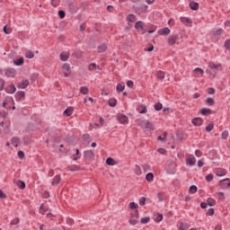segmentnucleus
Segmentation results:
<instances>
[{
  "instance_id": "nucleus-1",
  "label": "nucleus",
  "mask_w": 230,
  "mask_h": 230,
  "mask_svg": "<svg viewBox=\"0 0 230 230\" xmlns=\"http://www.w3.org/2000/svg\"><path fill=\"white\" fill-rule=\"evenodd\" d=\"M135 28L138 31V33H141V35H145L146 33V29H145V23L142 21H138L135 23Z\"/></svg>"
},
{
  "instance_id": "nucleus-2",
  "label": "nucleus",
  "mask_w": 230,
  "mask_h": 230,
  "mask_svg": "<svg viewBox=\"0 0 230 230\" xmlns=\"http://www.w3.org/2000/svg\"><path fill=\"white\" fill-rule=\"evenodd\" d=\"M179 39H182V35L179 34H172L168 38V44L169 46H173L175 42L179 40Z\"/></svg>"
},
{
  "instance_id": "nucleus-3",
  "label": "nucleus",
  "mask_w": 230,
  "mask_h": 230,
  "mask_svg": "<svg viewBox=\"0 0 230 230\" xmlns=\"http://www.w3.org/2000/svg\"><path fill=\"white\" fill-rule=\"evenodd\" d=\"M17 75V71L15 68H7L5 71V76L8 78H15V75Z\"/></svg>"
},
{
  "instance_id": "nucleus-4",
  "label": "nucleus",
  "mask_w": 230,
  "mask_h": 230,
  "mask_svg": "<svg viewBox=\"0 0 230 230\" xmlns=\"http://www.w3.org/2000/svg\"><path fill=\"white\" fill-rule=\"evenodd\" d=\"M191 123L194 127H201L204 124V119L200 117H196L192 119Z\"/></svg>"
},
{
  "instance_id": "nucleus-5",
  "label": "nucleus",
  "mask_w": 230,
  "mask_h": 230,
  "mask_svg": "<svg viewBox=\"0 0 230 230\" xmlns=\"http://www.w3.org/2000/svg\"><path fill=\"white\" fill-rule=\"evenodd\" d=\"M84 157L88 161H93L94 159V152H93V150L84 151Z\"/></svg>"
},
{
  "instance_id": "nucleus-6",
  "label": "nucleus",
  "mask_w": 230,
  "mask_h": 230,
  "mask_svg": "<svg viewBox=\"0 0 230 230\" xmlns=\"http://www.w3.org/2000/svg\"><path fill=\"white\" fill-rule=\"evenodd\" d=\"M62 69H63V71H64V75L66 76V77H67V76H69V75H71V66L69 65V64H67V63H65L64 65H63V66H62Z\"/></svg>"
},
{
  "instance_id": "nucleus-7",
  "label": "nucleus",
  "mask_w": 230,
  "mask_h": 230,
  "mask_svg": "<svg viewBox=\"0 0 230 230\" xmlns=\"http://www.w3.org/2000/svg\"><path fill=\"white\" fill-rule=\"evenodd\" d=\"M5 93H7L8 94H13V93H15V91H17V88L15 87V84H11L9 85H7L4 88Z\"/></svg>"
},
{
  "instance_id": "nucleus-8",
  "label": "nucleus",
  "mask_w": 230,
  "mask_h": 230,
  "mask_svg": "<svg viewBox=\"0 0 230 230\" xmlns=\"http://www.w3.org/2000/svg\"><path fill=\"white\" fill-rule=\"evenodd\" d=\"M14 96L16 102H21V100H24V98H26V93L24 91H19Z\"/></svg>"
},
{
  "instance_id": "nucleus-9",
  "label": "nucleus",
  "mask_w": 230,
  "mask_h": 230,
  "mask_svg": "<svg viewBox=\"0 0 230 230\" xmlns=\"http://www.w3.org/2000/svg\"><path fill=\"white\" fill-rule=\"evenodd\" d=\"M118 121H119L122 125L128 123V117L125 114H119L118 115Z\"/></svg>"
},
{
  "instance_id": "nucleus-10",
  "label": "nucleus",
  "mask_w": 230,
  "mask_h": 230,
  "mask_svg": "<svg viewBox=\"0 0 230 230\" xmlns=\"http://www.w3.org/2000/svg\"><path fill=\"white\" fill-rule=\"evenodd\" d=\"M219 185L222 188L229 189L230 188V179L229 178H226L224 180H221L219 181Z\"/></svg>"
},
{
  "instance_id": "nucleus-11",
  "label": "nucleus",
  "mask_w": 230,
  "mask_h": 230,
  "mask_svg": "<svg viewBox=\"0 0 230 230\" xmlns=\"http://www.w3.org/2000/svg\"><path fill=\"white\" fill-rule=\"evenodd\" d=\"M28 85H30V80L26 79V80H22L21 83H19L17 84V88L18 89H26V87H28Z\"/></svg>"
},
{
  "instance_id": "nucleus-12",
  "label": "nucleus",
  "mask_w": 230,
  "mask_h": 230,
  "mask_svg": "<svg viewBox=\"0 0 230 230\" xmlns=\"http://www.w3.org/2000/svg\"><path fill=\"white\" fill-rule=\"evenodd\" d=\"M199 112L201 116H209V114H213L212 110L209 108H202Z\"/></svg>"
},
{
  "instance_id": "nucleus-13",
  "label": "nucleus",
  "mask_w": 230,
  "mask_h": 230,
  "mask_svg": "<svg viewBox=\"0 0 230 230\" xmlns=\"http://www.w3.org/2000/svg\"><path fill=\"white\" fill-rule=\"evenodd\" d=\"M171 31H172L170 30V28L164 27V29H160L158 31V35H164V36L170 35Z\"/></svg>"
},
{
  "instance_id": "nucleus-14",
  "label": "nucleus",
  "mask_w": 230,
  "mask_h": 230,
  "mask_svg": "<svg viewBox=\"0 0 230 230\" xmlns=\"http://www.w3.org/2000/svg\"><path fill=\"white\" fill-rule=\"evenodd\" d=\"M195 163H197V159H195V156L190 155V158L187 159L186 164L188 166H193L195 165Z\"/></svg>"
},
{
  "instance_id": "nucleus-15",
  "label": "nucleus",
  "mask_w": 230,
  "mask_h": 230,
  "mask_svg": "<svg viewBox=\"0 0 230 230\" xmlns=\"http://www.w3.org/2000/svg\"><path fill=\"white\" fill-rule=\"evenodd\" d=\"M60 181H62L60 174L56 175L52 180V182H51L52 186H58V184H60Z\"/></svg>"
},
{
  "instance_id": "nucleus-16",
  "label": "nucleus",
  "mask_w": 230,
  "mask_h": 230,
  "mask_svg": "<svg viewBox=\"0 0 230 230\" xmlns=\"http://www.w3.org/2000/svg\"><path fill=\"white\" fill-rule=\"evenodd\" d=\"M74 111H75V108H73V107H68V108H66V109L64 111V114H65V116H67V117L72 116Z\"/></svg>"
},
{
  "instance_id": "nucleus-17",
  "label": "nucleus",
  "mask_w": 230,
  "mask_h": 230,
  "mask_svg": "<svg viewBox=\"0 0 230 230\" xmlns=\"http://www.w3.org/2000/svg\"><path fill=\"white\" fill-rule=\"evenodd\" d=\"M68 11L70 13L75 14L78 12V8L75 7L73 4H68Z\"/></svg>"
},
{
  "instance_id": "nucleus-18",
  "label": "nucleus",
  "mask_w": 230,
  "mask_h": 230,
  "mask_svg": "<svg viewBox=\"0 0 230 230\" xmlns=\"http://www.w3.org/2000/svg\"><path fill=\"white\" fill-rule=\"evenodd\" d=\"M13 64H14V66H23L24 65V58H20L18 59L13 60Z\"/></svg>"
},
{
  "instance_id": "nucleus-19",
  "label": "nucleus",
  "mask_w": 230,
  "mask_h": 230,
  "mask_svg": "<svg viewBox=\"0 0 230 230\" xmlns=\"http://www.w3.org/2000/svg\"><path fill=\"white\" fill-rule=\"evenodd\" d=\"M222 33H224V29H217L214 31L213 36L220 39V37H222Z\"/></svg>"
},
{
  "instance_id": "nucleus-20",
  "label": "nucleus",
  "mask_w": 230,
  "mask_h": 230,
  "mask_svg": "<svg viewBox=\"0 0 230 230\" xmlns=\"http://www.w3.org/2000/svg\"><path fill=\"white\" fill-rule=\"evenodd\" d=\"M190 10L197 11L199 10V3L197 2H190L189 4Z\"/></svg>"
},
{
  "instance_id": "nucleus-21",
  "label": "nucleus",
  "mask_w": 230,
  "mask_h": 230,
  "mask_svg": "<svg viewBox=\"0 0 230 230\" xmlns=\"http://www.w3.org/2000/svg\"><path fill=\"white\" fill-rule=\"evenodd\" d=\"M176 172H177V169H175V164H170L168 173H171V175H173V173H175Z\"/></svg>"
},
{
  "instance_id": "nucleus-22",
  "label": "nucleus",
  "mask_w": 230,
  "mask_h": 230,
  "mask_svg": "<svg viewBox=\"0 0 230 230\" xmlns=\"http://www.w3.org/2000/svg\"><path fill=\"white\" fill-rule=\"evenodd\" d=\"M98 53H105L107 51V45L102 44L97 48Z\"/></svg>"
},
{
  "instance_id": "nucleus-23",
  "label": "nucleus",
  "mask_w": 230,
  "mask_h": 230,
  "mask_svg": "<svg viewBox=\"0 0 230 230\" xmlns=\"http://www.w3.org/2000/svg\"><path fill=\"white\" fill-rule=\"evenodd\" d=\"M96 69H100V66L96 65V63H92L88 66L89 71H96Z\"/></svg>"
},
{
  "instance_id": "nucleus-24",
  "label": "nucleus",
  "mask_w": 230,
  "mask_h": 230,
  "mask_svg": "<svg viewBox=\"0 0 230 230\" xmlns=\"http://www.w3.org/2000/svg\"><path fill=\"white\" fill-rule=\"evenodd\" d=\"M207 204L210 208H213V206L217 205V200H215V199H213V198H208V200H207Z\"/></svg>"
},
{
  "instance_id": "nucleus-25",
  "label": "nucleus",
  "mask_w": 230,
  "mask_h": 230,
  "mask_svg": "<svg viewBox=\"0 0 230 230\" xmlns=\"http://www.w3.org/2000/svg\"><path fill=\"white\" fill-rule=\"evenodd\" d=\"M67 170H69V172H78L80 170V165H68Z\"/></svg>"
},
{
  "instance_id": "nucleus-26",
  "label": "nucleus",
  "mask_w": 230,
  "mask_h": 230,
  "mask_svg": "<svg viewBox=\"0 0 230 230\" xmlns=\"http://www.w3.org/2000/svg\"><path fill=\"white\" fill-rule=\"evenodd\" d=\"M208 67L210 68V69H218V67H222V64H215V63H213V62H210L209 64H208Z\"/></svg>"
},
{
  "instance_id": "nucleus-27",
  "label": "nucleus",
  "mask_w": 230,
  "mask_h": 230,
  "mask_svg": "<svg viewBox=\"0 0 230 230\" xmlns=\"http://www.w3.org/2000/svg\"><path fill=\"white\" fill-rule=\"evenodd\" d=\"M16 186L20 188V190H24L26 188V183L22 181V180H18L16 182Z\"/></svg>"
},
{
  "instance_id": "nucleus-28",
  "label": "nucleus",
  "mask_w": 230,
  "mask_h": 230,
  "mask_svg": "<svg viewBox=\"0 0 230 230\" xmlns=\"http://www.w3.org/2000/svg\"><path fill=\"white\" fill-rule=\"evenodd\" d=\"M108 105H110V107H116V105H118V100L111 98L108 101Z\"/></svg>"
},
{
  "instance_id": "nucleus-29",
  "label": "nucleus",
  "mask_w": 230,
  "mask_h": 230,
  "mask_svg": "<svg viewBox=\"0 0 230 230\" xmlns=\"http://www.w3.org/2000/svg\"><path fill=\"white\" fill-rule=\"evenodd\" d=\"M106 164H107L108 166H114V164H116V162L114 161V158H112V157H108V158L106 159Z\"/></svg>"
},
{
  "instance_id": "nucleus-30",
  "label": "nucleus",
  "mask_w": 230,
  "mask_h": 230,
  "mask_svg": "<svg viewBox=\"0 0 230 230\" xmlns=\"http://www.w3.org/2000/svg\"><path fill=\"white\" fill-rule=\"evenodd\" d=\"M12 144L14 145L15 147L19 146V143L21 141V138H19L18 137H13L12 139Z\"/></svg>"
},
{
  "instance_id": "nucleus-31",
  "label": "nucleus",
  "mask_w": 230,
  "mask_h": 230,
  "mask_svg": "<svg viewBox=\"0 0 230 230\" xmlns=\"http://www.w3.org/2000/svg\"><path fill=\"white\" fill-rule=\"evenodd\" d=\"M31 144V138L30 137V136H25L23 137V145H25V146H28V145Z\"/></svg>"
},
{
  "instance_id": "nucleus-32",
  "label": "nucleus",
  "mask_w": 230,
  "mask_h": 230,
  "mask_svg": "<svg viewBox=\"0 0 230 230\" xmlns=\"http://www.w3.org/2000/svg\"><path fill=\"white\" fill-rule=\"evenodd\" d=\"M145 128H148L149 130H155V128H154V124L150 122V120H147L146 122Z\"/></svg>"
},
{
  "instance_id": "nucleus-33",
  "label": "nucleus",
  "mask_w": 230,
  "mask_h": 230,
  "mask_svg": "<svg viewBox=\"0 0 230 230\" xmlns=\"http://www.w3.org/2000/svg\"><path fill=\"white\" fill-rule=\"evenodd\" d=\"M146 181H147V182H152V181H154V172L146 173Z\"/></svg>"
},
{
  "instance_id": "nucleus-34",
  "label": "nucleus",
  "mask_w": 230,
  "mask_h": 230,
  "mask_svg": "<svg viewBox=\"0 0 230 230\" xmlns=\"http://www.w3.org/2000/svg\"><path fill=\"white\" fill-rule=\"evenodd\" d=\"M156 76H157L158 80H164V72L161 71V70L157 71Z\"/></svg>"
},
{
  "instance_id": "nucleus-35",
  "label": "nucleus",
  "mask_w": 230,
  "mask_h": 230,
  "mask_svg": "<svg viewBox=\"0 0 230 230\" xmlns=\"http://www.w3.org/2000/svg\"><path fill=\"white\" fill-rule=\"evenodd\" d=\"M146 8H148V5H144L141 7H137L136 12H139V13H144V12H146Z\"/></svg>"
},
{
  "instance_id": "nucleus-36",
  "label": "nucleus",
  "mask_w": 230,
  "mask_h": 230,
  "mask_svg": "<svg viewBox=\"0 0 230 230\" xmlns=\"http://www.w3.org/2000/svg\"><path fill=\"white\" fill-rule=\"evenodd\" d=\"M206 103H208L209 107H213V105H215V99L208 97L206 99Z\"/></svg>"
},
{
  "instance_id": "nucleus-37",
  "label": "nucleus",
  "mask_w": 230,
  "mask_h": 230,
  "mask_svg": "<svg viewBox=\"0 0 230 230\" xmlns=\"http://www.w3.org/2000/svg\"><path fill=\"white\" fill-rule=\"evenodd\" d=\"M69 59V55L66 53V54H64V53H61L60 54V60L62 62H66V60Z\"/></svg>"
},
{
  "instance_id": "nucleus-38",
  "label": "nucleus",
  "mask_w": 230,
  "mask_h": 230,
  "mask_svg": "<svg viewBox=\"0 0 230 230\" xmlns=\"http://www.w3.org/2000/svg\"><path fill=\"white\" fill-rule=\"evenodd\" d=\"M137 123H138L139 127H141L142 128H145V127L146 126V122L145 121V119H137Z\"/></svg>"
},
{
  "instance_id": "nucleus-39",
  "label": "nucleus",
  "mask_w": 230,
  "mask_h": 230,
  "mask_svg": "<svg viewBox=\"0 0 230 230\" xmlns=\"http://www.w3.org/2000/svg\"><path fill=\"white\" fill-rule=\"evenodd\" d=\"M3 31L5 35H10V33H12V29L8 28V25H4Z\"/></svg>"
},
{
  "instance_id": "nucleus-40",
  "label": "nucleus",
  "mask_w": 230,
  "mask_h": 230,
  "mask_svg": "<svg viewBox=\"0 0 230 230\" xmlns=\"http://www.w3.org/2000/svg\"><path fill=\"white\" fill-rule=\"evenodd\" d=\"M35 57V54H33V51L28 50L25 53V58H33Z\"/></svg>"
},
{
  "instance_id": "nucleus-41",
  "label": "nucleus",
  "mask_w": 230,
  "mask_h": 230,
  "mask_svg": "<svg viewBox=\"0 0 230 230\" xmlns=\"http://www.w3.org/2000/svg\"><path fill=\"white\" fill-rule=\"evenodd\" d=\"M198 190L197 185H191L189 189V193H197Z\"/></svg>"
},
{
  "instance_id": "nucleus-42",
  "label": "nucleus",
  "mask_w": 230,
  "mask_h": 230,
  "mask_svg": "<svg viewBox=\"0 0 230 230\" xmlns=\"http://www.w3.org/2000/svg\"><path fill=\"white\" fill-rule=\"evenodd\" d=\"M117 93H123L125 91V85H122L121 84H117Z\"/></svg>"
},
{
  "instance_id": "nucleus-43",
  "label": "nucleus",
  "mask_w": 230,
  "mask_h": 230,
  "mask_svg": "<svg viewBox=\"0 0 230 230\" xmlns=\"http://www.w3.org/2000/svg\"><path fill=\"white\" fill-rule=\"evenodd\" d=\"M51 139L54 141V143H60V141H62L58 135L51 136Z\"/></svg>"
},
{
  "instance_id": "nucleus-44",
  "label": "nucleus",
  "mask_w": 230,
  "mask_h": 230,
  "mask_svg": "<svg viewBox=\"0 0 230 230\" xmlns=\"http://www.w3.org/2000/svg\"><path fill=\"white\" fill-rule=\"evenodd\" d=\"M154 107H155V111H163V103L161 102H156Z\"/></svg>"
},
{
  "instance_id": "nucleus-45",
  "label": "nucleus",
  "mask_w": 230,
  "mask_h": 230,
  "mask_svg": "<svg viewBox=\"0 0 230 230\" xmlns=\"http://www.w3.org/2000/svg\"><path fill=\"white\" fill-rule=\"evenodd\" d=\"M135 173L136 175H141L143 172H141V166L136 164L135 165Z\"/></svg>"
},
{
  "instance_id": "nucleus-46",
  "label": "nucleus",
  "mask_w": 230,
  "mask_h": 230,
  "mask_svg": "<svg viewBox=\"0 0 230 230\" xmlns=\"http://www.w3.org/2000/svg\"><path fill=\"white\" fill-rule=\"evenodd\" d=\"M80 93H81V94H88L89 88H87V86H82L80 88Z\"/></svg>"
},
{
  "instance_id": "nucleus-47",
  "label": "nucleus",
  "mask_w": 230,
  "mask_h": 230,
  "mask_svg": "<svg viewBox=\"0 0 230 230\" xmlns=\"http://www.w3.org/2000/svg\"><path fill=\"white\" fill-rule=\"evenodd\" d=\"M213 128H215V124L209 123V124L205 128V130H206V132H211V130H213Z\"/></svg>"
},
{
  "instance_id": "nucleus-48",
  "label": "nucleus",
  "mask_w": 230,
  "mask_h": 230,
  "mask_svg": "<svg viewBox=\"0 0 230 230\" xmlns=\"http://www.w3.org/2000/svg\"><path fill=\"white\" fill-rule=\"evenodd\" d=\"M227 172L226 171V169H222L221 171L217 172L216 173V175L217 177H224V175H226Z\"/></svg>"
},
{
  "instance_id": "nucleus-49",
  "label": "nucleus",
  "mask_w": 230,
  "mask_h": 230,
  "mask_svg": "<svg viewBox=\"0 0 230 230\" xmlns=\"http://www.w3.org/2000/svg\"><path fill=\"white\" fill-rule=\"evenodd\" d=\"M139 208V205L137 203L132 201L129 203V209H137Z\"/></svg>"
},
{
  "instance_id": "nucleus-50",
  "label": "nucleus",
  "mask_w": 230,
  "mask_h": 230,
  "mask_svg": "<svg viewBox=\"0 0 230 230\" xmlns=\"http://www.w3.org/2000/svg\"><path fill=\"white\" fill-rule=\"evenodd\" d=\"M227 137H229V131L227 130L223 131L221 134V139H227Z\"/></svg>"
},
{
  "instance_id": "nucleus-51",
  "label": "nucleus",
  "mask_w": 230,
  "mask_h": 230,
  "mask_svg": "<svg viewBox=\"0 0 230 230\" xmlns=\"http://www.w3.org/2000/svg\"><path fill=\"white\" fill-rule=\"evenodd\" d=\"M128 22H136V15L128 14Z\"/></svg>"
},
{
  "instance_id": "nucleus-52",
  "label": "nucleus",
  "mask_w": 230,
  "mask_h": 230,
  "mask_svg": "<svg viewBox=\"0 0 230 230\" xmlns=\"http://www.w3.org/2000/svg\"><path fill=\"white\" fill-rule=\"evenodd\" d=\"M83 139H84V141L90 143L91 142V135H89V134L83 135Z\"/></svg>"
},
{
  "instance_id": "nucleus-53",
  "label": "nucleus",
  "mask_w": 230,
  "mask_h": 230,
  "mask_svg": "<svg viewBox=\"0 0 230 230\" xmlns=\"http://www.w3.org/2000/svg\"><path fill=\"white\" fill-rule=\"evenodd\" d=\"M150 222V217H142L140 219V223L142 224H148Z\"/></svg>"
},
{
  "instance_id": "nucleus-54",
  "label": "nucleus",
  "mask_w": 230,
  "mask_h": 230,
  "mask_svg": "<svg viewBox=\"0 0 230 230\" xmlns=\"http://www.w3.org/2000/svg\"><path fill=\"white\" fill-rule=\"evenodd\" d=\"M163 218H164V216L163 214H158L155 219V222L159 223V222H163Z\"/></svg>"
},
{
  "instance_id": "nucleus-55",
  "label": "nucleus",
  "mask_w": 230,
  "mask_h": 230,
  "mask_svg": "<svg viewBox=\"0 0 230 230\" xmlns=\"http://www.w3.org/2000/svg\"><path fill=\"white\" fill-rule=\"evenodd\" d=\"M58 13L59 19H64L66 17V11L64 10H59Z\"/></svg>"
},
{
  "instance_id": "nucleus-56",
  "label": "nucleus",
  "mask_w": 230,
  "mask_h": 230,
  "mask_svg": "<svg viewBox=\"0 0 230 230\" xmlns=\"http://www.w3.org/2000/svg\"><path fill=\"white\" fill-rule=\"evenodd\" d=\"M164 192H159L157 194V198L159 199V202H163L164 200Z\"/></svg>"
},
{
  "instance_id": "nucleus-57",
  "label": "nucleus",
  "mask_w": 230,
  "mask_h": 230,
  "mask_svg": "<svg viewBox=\"0 0 230 230\" xmlns=\"http://www.w3.org/2000/svg\"><path fill=\"white\" fill-rule=\"evenodd\" d=\"M206 215L207 217H213L215 215V208H209Z\"/></svg>"
},
{
  "instance_id": "nucleus-58",
  "label": "nucleus",
  "mask_w": 230,
  "mask_h": 230,
  "mask_svg": "<svg viewBox=\"0 0 230 230\" xmlns=\"http://www.w3.org/2000/svg\"><path fill=\"white\" fill-rule=\"evenodd\" d=\"M19 222H20L19 217H15L14 219H13L11 221V226H17L19 224Z\"/></svg>"
},
{
  "instance_id": "nucleus-59",
  "label": "nucleus",
  "mask_w": 230,
  "mask_h": 230,
  "mask_svg": "<svg viewBox=\"0 0 230 230\" xmlns=\"http://www.w3.org/2000/svg\"><path fill=\"white\" fill-rule=\"evenodd\" d=\"M139 204L141 206H145V204H146V198H145V197L140 198Z\"/></svg>"
},
{
  "instance_id": "nucleus-60",
  "label": "nucleus",
  "mask_w": 230,
  "mask_h": 230,
  "mask_svg": "<svg viewBox=\"0 0 230 230\" xmlns=\"http://www.w3.org/2000/svg\"><path fill=\"white\" fill-rule=\"evenodd\" d=\"M194 73H199V75H204V69L197 67L194 69Z\"/></svg>"
},
{
  "instance_id": "nucleus-61",
  "label": "nucleus",
  "mask_w": 230,
  "mask_h": 230,
  "mask_svg": "<svg viewBox=\"0 0 230 230\" xmlns=\"http://www.w3.org/2000/svg\"><path fill=\"white\" fill-rule=\"evenodd\" d=\"M224 47L226 49H230V39L225 41Z\"/></svg>"
},
{
  "instance_id": "nucleus-62",
  "label": "nucleus",
  "mask_w": 230,
  "mask_h": 230,
  "mask_svg": "<svg viewBox=\"0 0 230 230\" xmlns=\"http://www.w3.org/2000/svg\"><path fill=\"white\" fill-rule=\"evenodd\" d=\"M17 155H18L19 159H24L25 155H24L23 151H18Z\"/></svg>"
},
{
  "instance_id": "nucleus-63",
  "label": "nucleus",
  "mask_w": 230,
  "mask_h": 230,
  "mask_svg": "<svg viewBox=\"0 0 230 230\" xmlns=\"http://www.w3.org/2000/svg\"><path fill=\"white\" fill-rule=\"evenodd\" d=\"M137 219H129L128 220V224H130V226H136L137 224Z\"/></svg>"
},
{
  "instance_id": "nucleus-64",
  "label": "nucleus",
  "mask_w": 230,
  "mask_h": 230,
  "mask_svg": "<svg viewBox=\"0 0 230 230\" xmlns=\"http://www.w3.org/2000/svg\"><path fill=\"white\" fill-rule=\"evenodd\" d=\"M206 181H208V182H211V181H213V174H208L206 176Z\"/></svg>"
}]
</instances>
